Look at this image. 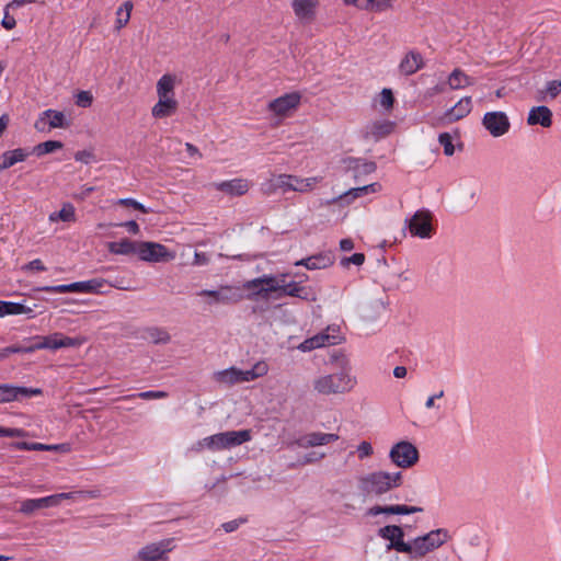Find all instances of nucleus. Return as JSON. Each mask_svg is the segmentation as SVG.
<instances>
[{"label": "nucleus", "mask_w": 561, "mask_h": 561, "mask_svg": "<svg viewBox=\"0 0 561 561\" xmlns=\"http://www.w3.org/2000/svg\"><path fill=\"white\" fill-rule=\"evenodd\" d=\"M450 538L449 533L445 528L432 530L424 536H420L409 543H399L403 553H408L411 558H422L427 553L443 546Z\"/></svg>", "instance_id": "nucleus-1"}, {"label": "nucleus", "mask_w": 561, "mask_h": 561, "mask_svg": "<svg viewBox=\"0 0 561 561\" xmlns=\"http://www.w3.org/2000/svg\"><path fill=\"white\" fill-rule=\"evenodd\" d=\"M402 483L401 472H371L359 479V489L365 494L381 495Z\"/></svg>", "instance_id": "nucleus-2"}, {"label": "nucleus", "mask_w": 561, "mask_h": 561, "mask_svg": "<svg viewBox=\"0 0 561 561\" xmlns=\"http://www.w3.org/2000/svg\"><path fill=\"white\" fill-rule=\"evenodd\" d=\"M32 343L25 345V354L34 353L38 350H59L66 347H78L84 342L82 337L67 336L60 332H55L46 336H34L30 340Z\"/></svg>", "instance_id": "nucleus-3"}, {"label": "nucleus", "mask_w": 561, "mask_h": 561, "mask_svg": "<svg viewBox=\"0 0 561 561\" xmlns=\"http://www.w3.org/2000/svg\"><path fill=\"white\" fill-rule=\"evenodd\" d=\"M354 385V378L345 371L320 376L313 380V389L325 396L347 392Z\"/></svg>", "instance_id": "nucleus-4"}, {"label": "nucleus", "mask_w": 561, "mask_h": 561, "mask_svg": "<svg viewBox=\"0 0 561 561\" xmlns=\"http://www.w3.org/2000/svg\"><path fill=\"white\" fill-rule=\"evenodd\" d=\"M252 438L250 430L241 431H228L218 433L204 438L206 448L211 451H218L224 449H230L236 446H240Z\"/></svg>", "instance_id": "nucleus-5"}, {"label": "nucleus", "mask_w": 561, "mask_h": 561, "mask_svg": "<svg viewBox=\"0 0 561 561\" xmlns=\"http://www.w3.org/2000/svg\"><path fill=\"white\" fill-rule=\"evenodd\" d=\"M260 283H265L268 287L263 289L264 291H275L278 293L277 298L282 296H290L297 297L307 300L308 291L307 288L300 286L299 283L290 282L288 284H279L278 279L272 275H263L261 277L254 278V282L250 283L252 286H256Z\"/></svg>", "instance_id": "nucleus-6"}, {"label": "nucleus", "mask_w": 561, "mask_h": 561, "mask_svg": "<svg viewBox=\"0 0 561 561\" xmlns=\"http://www.w3.org/2000/svg\"><path fill=\"white\" fill-rule=\"evenodd\" d=\"M390 459L400 468H410L419 460V451L410 442L397 443L390 450Z\"/></svg>", "instance_id": "nucleus-7"}, {"label": "nucleus", "mask_w": 561, "mask_h": 561, "mask_svg": "<svg viewBox=\"0 0 561 561\" xmlns=\"http://www.w3.org/2000/svg\"><path fill=\"white\" fill-rule=\"evenodd\" d=\"M301 94L299 92L286 93L274 99L267 104V110L279 117L290 116L300 105Z\"/></svg>", "instance_id": "nucleus-8"}, {"label": "nucleus", "mask_w": 561, "mask_h": 561, "mask_svg": "<svg viewBox=\"0 0 561 561\" xmlns=\"http://www.w3.org/2000/svg\"><path fill=\"white\" fill-rule=\"evenodd\" d=\"M138 255L146 262H169L175 256L165 245L149 241L139 242Z\"/></svg>", "instance_id": "nucleus-9"}, {"label": "nucleus", "mask_w": 561, "mask_h": 561, "mask_svg": "<svg viewBox=\"0 0 561 561\" xmlns=\"http://www.w3.org/2000/svg\"><path fill=\"white\" fill-rule=\"evenodd\" d=\"M71 497L72 493H58L41 499H27L21 502L19 511L23 514L30 515L37 510L58 506L62 500Z\"/></svg>", "instance_id": "nucleus-10"}, {"label": "nucleus", "mask_w": 561, "mask_h": 561, "mask_svg": "<svg viewBox=\"0 0 561 561\" xmlns=\"http://www.w3.org/2000/svg\"><path fill=\"white\" fill-rule=\"evenodd\" d=\"M409 231L413 237L422 239L433 234L432 214L428 210H417L409 220Z\"/></svg>", "instance_id": "nucleus-11"}, {"label": "nucleus", "mask_w": 561, "mask_h": 561, "mask_svg": "<svg viewBox=\"0 0 561 561\" xmlns=\"http://www.w3.org/2000/svg\"><path fill=\"white\" fill-rule=\"evenodd\" d=\"M42 394L43 390L41 388H27L10 383L0 385V403H10Z\"/></svg>", "instance_id": "nucleus-12"}, {"label": "nucleus", "mask_w": 561, "mask_h": 561, "mask_svg": "<svg viewBox=\"0 0 561 561\" xmlns=\"http://www.w3.org/2000/svg\"><path fill=\"white\" fill-rule=\"evenodd\" d=\"M482 125L493 137H501L511 128L508 116L500 111L485 113Z\"/></svg>", "instance_id": "nucleus-13"}, {"label": "nucleus", "mask_w": 561, "mask_h": 561, "mask_svg": "<svg viewBox=\"0 0 561 561\" xmlns=\"http://www.w3.org/2000/svg\"><path fill=\"white\" fill-rule=\"evenodd\" d=\"M169 540L150 543L138 551L133 561H168Z\"/></svg>", "instance_id": "nucleus-14"}, {"label": "nucleus", "mask_w": 561, "mask_h": 561, "mask_svg": "<svg viewBox=\"0 0 561 561\" xmlns=\"http://www.w3.org/2000/svg\"><path fill=\"white\" fill-rule=\"evenodd\" d=\"M396 123L389 119H379L368 124L364 129V138L378 141L394 130Z\"/></svg>", "instance_id": "nucleus-15"}, {"label": "nucleus", "mask_w": 561, "mask_h": 561, "mask_svg": "<svg viewBox=\"0 0 561 561\" xmlns=\"http://www.w3.org/2000/svg\"><path fill=\"white\" fill-rule=\"evenodd\" d=\"M291 174H273L270 180L262 184L261 191L265 195H273L277 192L285 194L291 191Z\"/></svg>", "instance_id": "nucleus-16"}, {"label": "nucleus", "mask_w": 561, "mask_h": 561, "mask_svg": "<svg viewBox=\"0 0 561 561\" xmlns=\"http://www.w3.org/2000/svg\"><path fill=\"white\" fill-rule=\"evenodd\" d=\"M425 61L421 53L417 50H409L401 59L398 70L400 75L409 77L424 68Z\"/></svg>", "instance_id": "nucleus-17"}, {"label": "nucleus", "mask_w": 561, "mask_h": 561, "mask_svg": "<svg viewBox=\"0 0 561 561\" xmlns=\"http://www.w3.org/2000/svg\"><path fill=\"white\" fill-rule=\"evenodd\" d=\"M472 111L471 96L460 99L451 108L446 111L443 121L447 124L455 123L468 116Z\"/></svg>", "instance_id": "nucleus-18"}, {"label": "nucleus", "mask_w": 561, "mask_h": 561, "mask_svg": "<svg viewBox=\"0 0 561 561\" xmlns=\"http://www.w3.org/2000/svg\"><path fill=\"white\" fill-rule=\"evenodd\" d=\"M339 439L337 434L333 433H321V432H313L306 434L297 439V445L302 448H309V447H316V446H322L330 443H333Z\"/></svg>", "instance_id": "nucleus-19"}, {"label": "nucleus", "mask_w": 561, "mask_h": 561, "mask_svg": "<svg viewBox=\"0 0 561 561\" xmlns=\"http://www.w3.org/2000/svg\"><path fill=\"white\" fill-rule=\"evenodd\" d=\"M213 186L217 191L230 196H242L248 193L250 188V182L245 179H233L230 181L214 183Z\"/></svg>", "instance_id": "nucleus-20"}, {"label": "nucleus", "mask_w": 561, "mask_h": 561, "mask_svg": "<svg viewBox=\"0 0 561 561\" xmlns=\"http://www.w3.org/2000/svg\"><path fill=\"white\" fill-rule=\"evenodd\" d=\"M378 535L381 538L390 541V543L387 546L388 550L393 549L398 552H402L401 548H398V545L407 543V542L403 540L404 533L400 526H396V525L385 526L379 529Z\"/></svg>", "instance_id": "nucleus-21"}, {"label": "nucleus", "mask_w": 561, "mask_h": 561, "mask_svg": "<svg viewBox=\"0 0 561 561\" xmlns=\"http://www.w3.org/2000/svg\"><path fill=\"white\" fill-rule=\"evenodd\" d=\"M46 119H48V129L51 128H62L66 126V117L62 112L55 110H46L42 113L41 117L35 123V128L38 130H44L46 125Z\"/></svg>", "instance_id": "nucleus-22"}, {"label": "nucleus", "mask_w": 561, "mask_h": 561, "mask_svg": "<svg viewBox=\"0 0 561 561\" xmlns=\"http://www.w3.org/2000/svg\"><path fill=\"white\" fill-rule=\"evenodd\" d=\"M291 7L299 20L311 22L316 18L318 0H293Z\"/></svg>", "instance_id": "nucleus-23"}, {"label": "nucleus", "mask_w": 561, "mask_h": 561, "mask_svg": "<svg viewBox=\"0 0 561 561\" xmlns=\"http://www.w3.org/2000/svg\"><path fill=\"white\" fill-rule=\"evenodd\" d=\"M179 103L175 98H158L153 105L151 114L154 118H165L176 113Z\"/></svg>", "instance_id": "nucleus-24"}, {"label": "nucleus", "mask_w": 561, "mask_h": 561, "mask_svg": "<svg viewBox=\"0 0 561 561\" xmlns=\"http://www.w3.org/2000/svg\"><path fill=\"white\" fill-rule=\"evenodd\" d=\"M334 257L331 253H319L297 261V266L301 265L308 270L327 268L333 264Z\"/></svg>", "instance_id": "nucleus-25"}, {"label": "nucleus", "mask_w": 561, "mask_h": 561, "mask_svg": "<svg viewBox=\"0 0 561 561\" xmlns=\"http://www.w3.org/2000/svg\"><path fill=\"white\" fill-rule=\"evenodd\" d=\"M527 124L550 127L552 125V112L545 105L533 107L528 114Z\"/></svg>", "instance_id": "nucleus-26"}, {"label": "nucleus", "mask_w": 561, "mask_h": 561, "mask_svg": "<svg viewBox=\"0 0 561 561\" xmlns=\"http://www.w3.org/2000/svg\"><path fill=\"white\" fill-rule=\"evenodd\" d=\"M198 296H203V297L207 296L213 299V302H222V304L237 302V301L241 300V298H242L241 295L232 293V289L230 287H222L219 290L204 289L198 293Z\"/></svg>", "instance_id": "nucleus-27"}, {"label": "nucleus", "mask_w": 561, "mask_h": 561, "mask_svg": "<svg viewBox=\"0 0 561 561\" xmlns=\"http://www.w3.org/2000/svg\"><path fill=\"white\" fill-rule=\"evenodd\" d=\"M393 0H344L347 5H355L358 9L382 12L391 8Z\"/></svg>", "instance_id": "nucleus-28"}, {"label": "nucleus", "mask_w": 561, "mask_h": 561, "mask_svg": "<svg viewBox=\"0 0 561 561\" xmlns=\"http://www.w3.org/2000/svg\"><path fill=\"white\" fill-rule=\"evenodd\" d=\"M474 83V79L468 76L460 68H455L447 78V85L451 90H460L466 87L472 85Z\"/></svg>", "instance_id": "nucleus-29"}, {"label": "nucleus", "mask_w": 561, "mask_h": 561, "mask_svg": "<svg viewBox=\"0 0 561 561\" xmlns=\"http://www.w3.org/2000/svg\"><path fill=\"white\" fill-rule=\"evenodd\" d=\"M176 84V77L171 73L163 75L157 82L158 98H175L174 89Z\"/></svg>", "instance_id": "nucleus-30"}, {"label": "nucleus", "mask_w": 561, "mask_h": 561, "mask_svg": "<svg viewBox=\"0 0 561 561\" xmlns=\"http://www.w3.org/2000/svg\"><path fill=\"white\" fill-rule=\"evenodd\" d=\"M28 156L25 149L8 150L0 156V171L7 170L18 162L24 161Z\"/></svg>", "instance_id": "nucleus-31"}, {"label": "nucleus", "mask_w": 561, "mask_h": 561, "mask_svg": "<svg viewBox=\"0 0 561 561\" xmlns=\"http://www.w3.org/2000/svg\"><path fill=\"white\" fill-rule=\"evenodd\" d=\"M138 244L139 242L124 238L119 241L110 242L107 249L113 254L130 255L138 254Z\"/></svg>", "instance_id": "nucleus-32"}, {"label": "nucleus", "mask_w": 561, "mask_h": 561, "mask_svg": "<svg viewBox=\"0 0 561 561\" xmlns=\"http://www.w3.org/2000/svg\"><path fill=\"white\" fill-rule=\"evenodd\" d=\"M32 312L33 310L30 307H26L20 302L0 300V317L23 313L30 314Z\"/></svg>", "instance_id": "nucleus-33"}, {"label": "nucleus", "mask_w": 561, "mask_h": 561, "mask_svg": "<svg viewBox=\"0 0 561 561\" xmlns=\"http://www.w3.org/2000/svg\"><path fill=\"white\" fill-rule=\"evenodd\" d=\"M35 0H12L10 3H8V5L5 7V12H4V16L2 19V22H1V25L5 28V30H13L16 25V21L14 19V16L10 15L8 10L9 9H18L24 4H31V3H34Z\"/></svg>", "instance_id": "nucleus-34"}, {"label": "nucleus", "mask_w": 561, "mask_h": 561, "mask_svg": "<svg viewBox=\"0 0 561 561\" xmlns=\"http://www.w3.org/2000/svg\"><path fill=\"white\" fill-rule=\"evenodd\" d=\"M76 219V209L70 203L64 204L59 211H54L49 215V221L51 222H56L58 220L75 222Z\"/></svg>", "instance_id": "nucleus-35"}, {"label": "nucleus", "mask_w": 561, "mask_h": 561, "mask_svg": "<svg viewBox=\"0 0 561 561\" xmlns=\"http://www.w3.org/2000/svg\"><path fill=\"white\" fill-rule=\"evenodd\" d=\"M215 380L227 386L241 383L239 378V369L236 367L217 371L215 374Z\"/></svg>", "instance_id": "nucleus-36"}, {"label": "nucleus", "mask_w": 561, "mask_h": 561, "mask_svg": "<svg viewBox=\"0 0 561 561\" xmlns=\"http://www.w3.org/2000/svg\"><path fill=\"white\" fill-rule=\"evenodd\" d=\"M134 4L131 1H125L116 11V28L121 30L127 25L130 19Z\"/></svg>", "instance_id": "nucleus-37"}, {"label": "nucleus", "mask_w": 561, "mask_h": 561, "mask_svg": "<svg viewBox=\"0 0 561 561\" xmlns=\"http://www.w3.org/2000/svg\"><path fill=\"white\" fill-rule=\"evenodd\" d=\"M38 290L48 294L81 293V286L80 282H77L68 285L44 286Z\"/></svg>", "instance_id": "nucleus-38"}, {"label": "nucleus", "mask_w": 561, "mask_h": 561, "mask_svg": "<svg viewBox=\"0 0 561 561\" xmlns=\"http://www.w3.org/2000/svg\"><path fill=\"white\" fill-rule=\"evenodd\" d=\"M146 336L154 344H167L171 340L170 334L161 328H149L146 330Z\"/></svg>", "instance_id": "nucleus-39"}, {"label": "nucleus", "mask_w": 561, "mask_h": 561, "mask_svg": "<svg viewBox=\"0 0 561 561\" xmlns=\"http://www.w3.org/2000/svg\"><path fill=\"white\" fill-rule=\"evenodd\" d=\"M291 179H293V182H291L293 188H291V191L299 192V193H305V192L310 191L316 185V183L318 182L317 178L301 179V178H298L296 175H291Z\"/></svg>", "instance_id": "nucleus-40"}, {"label": "nucleus", "mask_w": 561, "mask_h": 561, "mask_svg": "<svg viewBox=\"0 0 561 561\" xmlns=\"http://www.w3.org/2000/svg\"><path fill=\"white\" fill-rule=\"evenodd\" d=\"M62 147H64V144L61 141H58V140H47V141L41 142L37 146H35L34 152L37 156H44V154H47V153H51V152H54L56 150H59Z\"/></svg>", "instance_id": "nucleus-41"}, {"label": "nucleus", "mask_w": 561, "mask_h": 561, "mask_svg": "<svg viewBox=\"0 0 561 561\" xmlns=\"http://www.w3.org/2000/svg\"><path fill=\"white\" fill-rule=\"evenodd\" d=\"M254 282V279L248 280L243 284V288L247 290H251L252 293L248 296L249 299H254L256 297L267 298L272 291H264L268 286L265 283H260L256 286H252L250 283Z\"/></svg>", "instance_id": "nucleus-42"}, {"label": "nucleus", "mask_w": 561, "mask_h": 561, "mask_svg": "<svg viewBox=\"0 0 561 561\" xmlns=\"http://www.w3.org/2000/svg\"><path fill=\"white\" fill-rule=\"evenodd\" d=\"M324 343L322 342V337L318 334L306 339L304 342H301L298 346V350L301 352H311L319 347H324Z\"/></svg>", "instance_id": "nucleus-43"}, {"label": "nucleus", "mask_w": 561, "mask_h": 561, "mask_svg": "<svg viewBox=\"0 0 561 561\" xmlns=\"http://www.w3.org/2000/svg\"><path fill=\"white\" fill-rule=\"evenodd\" d=\"M167 397H168V393L164 391L149 390V391H144V392L135 393V394L124 396V397H122V400H129L133 398H140L144 400H153V399H164Z\"/></svg>", "instance_id": "nucleus-44"}, {"label": "nucleus", "mask_w": 561, "mask_h": 561, "mask_svg": "<svg viewBox=\"0 0 561 561\" xmlns=\"http://www.w3.org/2000/svg\"><path fill=\"white\" fill-rule=\"evenodd\" d=\"M339 330L328 327L324 331L320 332L319 335L322 337V342L325 346L335 345L340 343Z\"/></svg>", "instance_id": "nucleus-45"}, {"label": "nucleus", "mask_w": 561, "mask_h": 561, "mask_svg": "<svg viewBox=\"0 0 561 561\" xmlns=\"http://www.w3.org/2000/svg\"><path fill=\"white\" fill-rule=\"evenodd\" d=\"M438 141L444 148V153L446 156H453L455 152V147L453 145L451 136L448 133H442L438 136Z\"/></svg>", "instance_id": "nucleus-46"}, {"label": "nucleus", "mask_w": 561, "mask_h": 561, "mask_svg": "<svg viewBox=\"0 0 561 561\" xmlns=\"http://www.w3.org/2000/svg\"><path fill=\"white\" fill-rule=\"evenodd\" d=\"M13 447L19 450L43 451L47 448V445L42 443L16 442L13 444Z\"/></svg>", "instance_id": "nucleus-47"}, {"label": "nucleus", "mask_w": 561, "mask_h": 561, "mask_svg": "<svg viewBox=\"0 0 561 561\" xmlns=\"http://www.w3.org/2000/svg\"><path fill=\"white\" fill-rule=\"evenodd\" d=\"M93 102V95L90 91H80L76 96V104L80 107H90Z\"/></svg>", "instance_id": "nucleus-48"}, {"label": "nucleus", "mask_w": 561, "mask_h": 561, "mask_svg": "<svg viewBox=\"0 0 561 561\" xmlns=\"http://www.w3.org/2000/svg\"><path fill=\"white\" fill-rule=\"evenodd\" d=\"M393 103H394V96H393L392 91L390 89H383L380 92V105L385 110H390V108H392Z\"/></svg>", "instance_id": "nucleus-49"}, {"label": "nucleus", "mask_w": 561, "mask_h": 561, "mask_svg": "<svg viewBox=\"0 0 561 561\" xmlns=\"http://www.w3.org/2000/svg\"><path fill=\"white\" fill-rule=\"evenodd\" d=\"M81 293H94L103 286V280L90 279L87 282H80Z\"/></svg>", "instance_id": "nucleus-50"}, {"label": "nucleus", "mask_w": 561, "mask_h": 561, "mask_svg": "<svg viewBox=\"0 0 561 561\" xmlns=\"http://www.w3.org/2000/svg\"><path fill=\"white\" fill-rule=\"evenodd\" d=\"M18 353L25 354V346L10 345L4 348H0V360L8 358L11 354H18Z\"/></svg>", "instance_id": "nucleus-51"}, {"label": "nucleus", "mask_w": 561, "mask_h": 561, "mask_svg": "<svg viewBox=\"0 0 561 561\" xmlns=\"http://www.w3.org/2000/svg\"><path fill=\"white\" fill-rule=\"evenodd\" d=\"M365 262V255L363 253H354L348 257H343L341 260V265L344 267H348L351 264L362 265Z\"/></svg>", "instance_id": "nucleus-52"}, {"label": "nucleus", "mask_w": 561, "mask_h": 561, "mask_svg": "<svg viewBox=\"0 0 561 561\" xmlns=\"http://www.w3.org/2000/svg\"><path fill=\"white\" fill-rule=\"evenodd\" d=\"M247 523V518H238L230 522H226L221 525V528L226 533H232L236 531L242 524Z\"/></svg>", "instance_id": "nucleus-53"}, {"label": "nucleus", "mask_w": 561, "mask_h": 561, "mask_svg": "<svg viewBox=\"0 0 561 561\" xmlns=\"http://www.w3.org/2000/svg\"><path fill=\"white\" fill-rule=\"evenodd\" d=\"M24 431L21 428H11L0 426V437H21Z\"/></svg>", "instance_id": "nucleus-54"}, {"label": "nucleus", "mask_w": 561, "mask_h": 561, "mask_svg": "<svg viewBox=\"0 0 561 561\" xmlns=\"http://www.w3.org/2000/svg\"><path fill=\"white\" fill-rule=\"evenodd\" d=\"M422 511L423 508L419 506L394 505V514H413Z\"/></svg>", "instance_id": "nucleus-55"}, {"label": "nucleus", "mask_w": 561, "mask_h": 561, "mask_svg": "<svg viewBox=\"0 0 561 561\" xmlns=\"http://www.w3.org/2000/svg\"><path fill=\"white\" fill-rule=\"evenodd\" d=\"M357 451L358 457L360 459H364L373 454V447L368 442H362L357 447Z\"/></svg>", "instance_id": "nucleus-56"}, {"label": "nucleus", "mask_w": 561, "mask_h": 561, "mask_svg": "<svg viewBox=\"0 0 561 561\" xmlns=\"http://www.w3.org/2000/svg\"><path fill=\"white\" fill-rule=\"evenodd\" d=\"M374 185H365L363 187L353 188L345 194V197L353 196V198L359 197L364 194H367L369 191H374Z\"/></svg>", "instance_id": "nucleus-57"}, {"label": "nucleus", "mask_w": 561, "mask_h": 561, "mask_svg": "<svg viewBox=\"0 0 561 561\" xmlns=\"http://www.w3.org/2000/svg\"><path fill=\"white\" fill-rule=\"evenodd\" d=\"M22 270L23 271L34 270V271H38V272H44V271H46V267L39 259H35V260L28 262L27 264L23 265Z\"/></svg>", "instance_id": "nucleus-58"}, {"label": "nucleus", "mask_w": 561, "mask_h": 561, "mask_svg": "<svg viewBox=\"0 0 561 561\" xmlns=\"http://www.w3.org/2000/svg\"><path fill=\"white\" fill-rule=\"evenodd\" d=\"M561 91V81L553 80L547 85V92L551 98H556Z\"/></svg>", "instance_id": "nucleus-59"}, {"label": "nucleus", "mask_w": 561, "mask_h": 561, "mask_svg": "<svg viewBox=\"0 0 561 561\" xmlns=\"http://www.w3.org/2000/svg\"><path fill=\"white\" fill-rule=\"evenodd\" d=\"M92 158L93 153L88 150H80L75 153V159L85 164L90 163Z\"/></svg>", "instance_id": "nucleus-60"}, {"label": "nucleus", "mask_w": 561, "mask_h": 561, "mask_svg": "<svg viewBox=\"0 0 561 561\" xmlns=\"http://www.w3.org/2000/svg\"><path fill=\"white\" fill-rule=\"evenodd\" d=\"M239 378H240V382H244V381H251V380L256 379V376H255L253 368L249 369V370L239 369Z\"/></svg>", "instance_id": "nucleus-61"}, {"label": "nucleus", "mask_w": 561, "mask_h": 561, "mask_svg": "<svg viewBox=\"0 0 561 561\" xmlns=\"http://www.w3.org/2000/svg\"><path fill=\"white\" fill-rule=\"evenodd\" d=\"M118 226L125 227L128 230V232L133 234H137L140 230L139 225L135 220H129L124 224H119Z\"/></svg>", "instance_id": "nucleus-62"}, {"label": "nucleus", "mask_w": 561, "mask_h": 561, "mask_svg": "<svg viewBox=\"0 0 561 561\" xmlns=\"http://www.w3.org/2000/svg\"><path fill=\"white\" fill-rule=\"evenodd\" d=\"M446 84H447V82L438 83V84L434 85L433 88L427 90V94L430 96H434V95L444 93L446 91Z\"/></svg>", "instance_id": "nucleus-63"}, {"label": "nucleus", "mask_w": 561, "mask_h": 561, "mask_svg": "<svg viewBox=\"0 0 561 561\" xmlns=\"http://www.w3.org/2000/svg\"><path fill=\"white\" fill-rule=\"evenodd\" d=\"M256 378L264 376L267 373V365L265 363H257L253 366Z\"/></svg>", "instance_id": "nucleus-64"}]
</instances>
